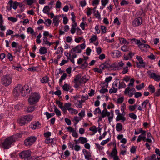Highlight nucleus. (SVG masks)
<instances>
[{
	"label": "nucleus",
	"instance_id": "nucleus-1",
	"mask_svg": "<svg viewBox=\"0 0 160 160\" xmlns=\"http://www.w3.org/2000/svg\"><path fill=\"white\" fill-rule=\"evenodd\" d=\"M40 98V95L38 92H35L31 93L28 99V102L30 105L36 104Z\"/></svg>",
	"mask_w": 160,
	"mask_h": 160
},
{
	"label": "nucleus",
	"instance_id": "nucleus-2",
	"mask_svg": "<svg viewBox=\"0 0 160 160\" xmlns=\"http://www.w3.org/2000/svg\"><path fill=\"white\" fill-rule=\"evenodd\" d=\"M15 142V139L12 137H9L6 138L2 142L3 148L4 149H8Z\"/></svg>",
	"mask_w": 160,
	"mask_h": 160
},
{
	"label": "nucleus",
	"instance_id": "nucleus-3",
	"mask_svg": "<svg viewBox=\"0 0 160 160\" xmlns=\"http://www.w3.org/2000/svg\"><path fill=\"white\" fill-rule=\"evenodd\" d=\"M31 153L30 150H24L19 153V156L24 160H32V158L31 157Z\"/></svg>",
	"mask_w": 160,
	"mask_h": 160
},
{
	"label": "nucleus",
	"instance_id": "nucleus-4",
	"mask_svg": "<svg viewBox=\"0 0 160 160\" xmlns=\"http://www.w3.org/2000/svg\"><path fill=\"white\" fill-rule=\"evenodd\" d=\"M23 87L20 84H18L16 86L13 90V94L15 96H18L20 93L21 95L24 97L26 96V94H23Z\"/></svg>",
	"mask_w": 160,
	"mask_h": 160
},
{
	"label": "nucleus",
	"instance_id": "nucleus-5",
	"mask_svg": "<svg viewBox=\"0 0 160 160\" xmlns=\"http://www.w3.org/2000/svg\"><path fill=\"white\" fill-rule=\"evenodd\" d=\"M12 79V76L10 75H4L2 78V83L5 86H8L11 83Z\"/></svg>",
	"mask_w": 160,
	"mask_h": 160
},
{
	"label": "nucleus",
	"instance_id": "nucleus-6",
	"mask_svg": "<svg viewBox=\"0 0 160 160\" xmlns=\"http://www.w3.org/2000/svg\"><path fill=\"white\" fill-rule=\"evenodd\" d=\"M37 138L34 136L29 137L26 139L24 141L25 145L30 147L36 141Z\"/></svg>",
	"mask_w": 160,
	"mask_h": 160
},
{
	"label": "nucleus",
	"instance_id": "nucleus-7",
	"mask_svg": "<svg viewBox=\"0 0 160 160\" xmlns=\"http://www.w3.org/2000/svg\"><path fill=\"white\" fill-rule=\"evenodd\" d=\"M147 73L150 78L153 79L155 81L157 82L160 81V75L156 74L152 70L148 71Z\"/></svg>",
	"mask_w": 160,
	"mask_h": 160
},
{
	"label": "nucleus",
	"instance_id": "nucleus-8",
	"mask_svg": "<svg viewBox=\"0 0 160 160\" xmlns=\"http://www.w3.org/2000/svg\"><path fill=\"white\" fill-rule=\"evenodd\" d=\"M136 59L139 61V62H136L137 66L138 68H140L142 67L143 68L145 67V62L143 61L142 58L141 56H136Z\"/></svg>",
	"mask_w": 160,
	"mask_h": 160
},
{
	"label": "nucleus",
	"instance_id": "nucleus-9",
	"mask_svg": "<svg viewBox=\"0 0 160 160\" xmlns=\"http://www.w3.org/2000/svg\"><path fill=\"white\" fill-rule=\"evenodd\" d=\"M142 22V18L139 17L135 19L132 22V25L133 27H138L141 25Z\"/></svg>",
	"mask_w": 160,
	"mask_h": 160
},
{
	"label": "nucleus",
	"instance_id": "nucleus-10",
	"mask_svg": "<svg viewBox=\"0 0 160 160\" xmlns=\"http://www.w3.org/2000/svg\"><path fill=\"white\" fill-rule=\"evenodd\" d=\"M125 113L123 112L122 113L119 115L117 116L116 118V121H118L121 120L122 122H124L126 120V118L124 117Z\"/></svg>",
	"mask_w": 160,
	"mask_h": 160
},
{
	"label": "nucleus",
	"instance_id": "nucleus-11",
	"mask_svg": "<svg viewBox=\"0 0 160 160\" xmlns=\"http://www.w3.org/2000/svg\"><path fill=\"white\" fill-rule=\"evenodd\" d=\"M60 18V16L59 15H56L54 17L53 19V24L55 26L57 27L58 26L60 22L59 19Z\"/></svg>",
	"mask_w": 160,
	"mask_h": 160
},
{
	"label": "nucleus",
	"instance_id": "nucleus-12",
	"mask_svg": "<svg viewBox=\"0 0 160 160\" xmlns=\"http://www.w3.org/2000/svg\"><path fill=\"white\" fill-rule=\"evenodd\" d=\"M82 152L84 155L85 159L88 160H90V157H91V153L84 149L83 150Z\"/></svg>",
	"mask_w": 160,
	"mask_h": 160
},
{
	"label": "nucleus",
	"instance_id": "nucleus-13",
	"mask_svg": "<svg viewBox=\"0 0 160 160\" xmlns=\"http://www.w3.org/2000/svg\"><path fill=\"white\" fill-rule=\"evenodd\" d=\"M106 116L108 117V119L109 122H110L112 120L114 117V113L113 110H111L110 112L107 111Z\"/></svg>",
	"mask_w": 160,
	"mask_h": 160
},
{
	"label": "nucleus",
	"instance_id": "nucleus-14",
	"mask_svg": "<svg viewBox=\"0 0 160 160\" xmlns=\"http://www.w3.org/2000/svg\"><path fill=\"white\" fill-rule=\"evenodd\" d=\"M81 50L80 49V46L79 45L77 46L71 50V52L72 53H81Z\"/></svg>",
	"mask_w": 160,
	"mask_h": 160
},
{
	"label": "nucleus",
	"instance_id": "nucleus-15",
	"mask_svg": "<svg viewBox=\"0 0 160 160\" xmlns=\"http://www.w3.org/2000/svg\"><path fill=\"white\" fill-rule=\"evenodd\" d=\"M8 4L11 5L14 9L16 10L19 5V3L16 1L13 2L12 0H10Z\"/></svg>",
	"mask_w": 160,
	"mask_h": 160
},
{
	"label": "nucleus",
	"instance_id": "nucleus-16",
	"mask_svg": "<svg viewBox=\"0 0 160 160\" xmlns=\"http://www.w3.org/2000/svg\"><path fill=\"white\" fill-rule=\"evenodd\" d=\"M71 104L70 103H67L64 104V105L63 106L64 110V111H62L64 113L66 114L67 113V110H68V111L71 108Z\"/></svg>",
	"mask_w": 160,
	"mask_h": 160
},
{
	"label": "nucleus",
	"instance_id": "nucleus-17",
	"mask_svg": "<svg viewBox=\"0 0 160 160\" xmlns=\"http://www.w3.org/2000/svg\"><path fill=\"white\" fill-rule=\"evenodd\" d=\"M70 151L67 150L64 152H62L61 155L62 159H65L70 155Z\"/></svg>",
	"mask_w": 160,
	"mask_h": 160
},
{
	"label": "nucleus",
	"instance_id": "nucleus-18",
	"mask_svg": "<svg viewBox=\"0 0 160 160\" xmlns=\"http://www.w3.org/2000/svg\"><path fill=\"white\" fill-rule=\"evenodd\" d=\"M24 91V93L23 94H29L31 91V89L29 88V86L27 85H25L23 86V92Z\"/></svg>",
	"mask_w": 160,
	"mask_h": 160
},
{
	"label": "nucleus",
	"instance_id": "nucleus-19",
	"mask_svg": "<svg viewBox=\"0 0 160 160\" xmlns=\"http://www.w3.org/2000/svg\"><path fill=\"white\" fill-rule=\"evenodd\" d=\"M18 122L20 126L24 125L27 123L23 116L21 117L18 120Z\"/></svg>",
	"mask_w": 160,
	"mask_h": 160
},
{
	"label": "nucleus",
	"instance_id": "nucleus-20",
	"mask_svg": "<svg viewBox=\"0 0 160 160\" xmlns=\"http://www.w3.org/2000/svg\"><path fill=\"white\" fill-rule=\"evenodd\" d=\"M111 65L108 62H106L102 64L100 66V68L103 70L110 67Z\"/></svg>",
	"mask_w": 160,
	"mask_h": 160
},
{
	"label": "nucleus",
	"instance_id": "nucleus-21",
	"mask_svg": "<svg viewBox=\"0 0 160 160\" xmlns=\"http://www.w3.org/2000/svg\"><path fill=\"white\" fill-rule=\"evenodd\" d=\"M110 156L111 157H113V159L114 158L118 157L117 156V151L116 148V145L115 148L113 149L111 153L110 154Z\"/></svg>",
	"mask_w": 160,
	"mask_h": 160
},
{
	"label": "nucleus",
	"instance_id": "nucleus-22",
	"mask_svg": "<svg viewBox=\"0 0 160 160\" xmlns=\"http://www.w3.org/2000/svg\"><path fill=\"white\" fill-rule=\"evenodd\" d=\"M131 43L135 44L138 45L139 47V45L141 44V42L140 40L137 39L135 38L130 39Z\"/></svg>",
	"mask_w": 160,
	"mask_h": 160
},
{
	"label": "nucleus",
	"instance_id": "nucleus-23",
	"mask_svg": "<svg viewBox=\"0 0 160 160\" xmlns=\"http://www.w3.org/2000/svg\"><path fill=\"white\" fill-rule=\"evenodd\" d=\"M40 123L38 122L32 124L31 125V128L33 129L39 128H40Z\"/></svg>",
	"mask_w": 160,
	"mask_h": 160
},
{
	"label": "nucleus",
	"instance_id": "nucleus-24",
	"mask_svg": "<svg viewBox=\"0 0 160 160\" xmlns=\"http://www.w3.org/2000/svg\"><path fill=\"white\" fill-rule=\"evenodd\" d=\"M39 51L40 54L43 55L47 53V50L46 48L42 47L40 48Z\"/></svg>",
	"mask_w": 160,
	"mask_h": 160
},
{
	"label": "nucleus",
	"instance_id": "nucleus-25",
	"mask_svg": "<svg viewBox=\"0 0 160 160\" xmlns=\"http://www.w3.org/2000/svg\"><path fill=\"white\" fill-rule=\"evenodd\" d=\"M78 141L80 143L83 144L85 143L88 140L86 138L81 137L79 138Z\"/></svg>",
	"mask_w": 160,
	"mask_h": 160
},
{
	"label": "nucleus",
	"instance_id": "nucleus-26",
	"mask_svg": "<svg viewBox=\"0 0 160 160\" xmlns=\"http://www.w3.org/2000/svg\"><path fill=\"white\" fill-rule=\"evenodd\" d=\"M27 123L31 121L32 118L33 116L31 115H28L23 116Z\"/></svg>",
	"mask_w": 160,
	"mask_h": 160
},
{
	"label": "nucleus",
	"instance_id": "nucleus-27",
	"mask_svg": "<svg viewBox=\"0 0 160 160\" xmlns=\"http://www.w3.org/2000/svg\"><path fill=\"white\" fill-rule=\"evenodd\" d=\"M119 85L118 88V89H121L122 88H125L126 87V85L124 82L122 81V82L119 81L118 82Z\"/></svg>",
	"mask_w": 160,
	"mask_h": 160
},
{
	"label": "nucleus",
	"instance_id": "nucleus-28",
	"mask_svg": "<svg viewBox=\"0 0 160 160\" xmlns=\"http://www.w3.org/2000/svg\"><path fill=\"white\" fill-rule=\"evenodd\" d=\"M12 68L19 72H21L23 69L22 67L20 65H18L17 66L13 65L12 66Z\"/></svg>",
	"mask_w": 160,
	"mask_h": 160
},
{
	"label": "nucleus",
	"instance_id": "nucleus-29",
	"mask_svg": "<svg viewBox=\"0 0 160 160\" xmlns=\"http://www.w3.org/2000/svg\"><path fill=\"white\" fill-rule=\"evenodd\" d=\"M121 50L124 52H126L129 51V46L124 45L121 47Z\"/></svg>",
	"mask_w": 160,
	"mask_h": 160
},
{
	"label": "nucleus",
	"instance_id": "nucleus-30",
	"mask_svg": "<svg viewBox=\"0 0 160 160\" xmlns=\"http://www.w3.org/2000/svg\"><path fill=\"white\" fill-rule=\"evenodd\" d=\"M76 142L74 143V147L73 149H74L76 151L78 152L81 149V147L80 146L77 144V142L76 140Z\"/></svg>",
	"mask_w": 160,
	"mask_h": 160
},
{
	"label": "nucleus",
	"instance_id": "nucleus-31",
	"mask_svg": "<svg viewBox=\"0 0 160 160\" xmlns=\"http://www.w3.org/2000/svg\"><path fill=\"white\" fill-rule=\"evenodd\" d=\"M122 128V126L121 123H118L116 126V129L117 131L119 132L121 131Z\"/></svg>",
	"mask_w": 160,
	"mask_h": 160
},
{
	"label": "nucleus",
	"instance_id": "nucleus-32",
	"mask_svg": "<svg viewBox=\"0 0 160 160\" xmlns=\"http://www.w3.org/2000/svg\"><path fill=\"white\" fill-rule=\"evenodd\" d=\"M56 104L58 105V107L62 111H64V108H63V103L62 102L59 101L57 100L56 102Z\"/></svg>",
	"mask_w": 160,
	"mask_h": 160
},
{
	"label": "nucleus",
	"instance_id": "nucleus-33",
	"mask_svg": "<svg viewBox=\"0 0 160 160\" xmlns=\"http://www.w3.org/2000/svg\"><path fill=\"white\" fill-rule=\"evenodd\" d=\"M112 54H114L117 57H120L121 55V52L118 50H115L113 52H112Z\"/></svg>",
	"mask_w": 160,
	"mask_h": 160
},
{
	"label": "nucleus",
	"instance_id": "nucleus-34",
	"mask_svg": "<svg viewBox=\"0 0 160 160\" xmlns=\"http://www.w3.org/2000/svg\"><path fill=\"white\" fill-rule=\"evenodd\" d=\"M148 89L150 92L151 93H153L155 92V89L154 87L152 84L150 85L148 87Z\"/></svg>",
	"mask_w": 160,
	"mask_h": 160
},
{
	"label": "nucleus",
	"instance_id": "nucleus-35",
	"mask_svg": "<svg viewBox=\"0 0 160 160\" xmlns=\"http://www.w3.org/2000/svg\"><path fill=\"white\" fill-rule=\"evenodd\" d=\"M93 13L96 18H98L99 20L101 19L100 14L98 10L96 12H94Z\"/></svg>",
	"mask_w": 160,
	"mask_h": 160
},
{
	"label": "nucleus",
	"instance_id": "nucleus-36",
	"mask_svg": "<svg viewBox=\"0 0 160 160\" xmlns=\"http://www.w3.org/2000/svg\"><path fill=\"white\" fill-rule=\"evenodd\" d=\"M83 63L80 67V68L84 69L88 66V63L86 60H85Z\"/></svg>",
	"mask_w": 160,
	"mask_h": 160
},
{
	"label": "nucleus",
	"instance_id": "nucleus-37",
	"mask_svg": "<svg viewBox=\"0 0 160 160\" xmlns=\"http://www.w3.org/2000/svg\"><path fill=\"white\" fill-rule=\"evenodd\" d=\"M49 80V78L47 76H44L43 77L41 80V82L42 83H47Z\"/></svg>",
	"mask_w": 160,
	"mask_h": 160
},
{
	"label": "nucleus",
	"instance_id": "nucleus-38",
	"mask_svg": "<svg viewBox=\"0 0 160 160\" xmlns=\"http://www.w3.org/2000/svg\"><path fill=\"white\" fill-rule=\"evenodd\" d=\"M68 111L72 115L76 114L78 113V111L77 110L71 107L70 108Z\"/></svg>",
	"mask_w": 160,
	"mask_h": 160
},
{
	"label": "nucleus",
	"instance_id": "nucleus-39",
	"mask_svg": "<svg viewBox=\"0 0 160 160\" xmlns=\"http://www.w3.org/2000/svg\"><path fill=\"white\" fill-rule=\"evenodd\" d=\"M50 10V9L49 7L48 6H46L43 8V12L44 13L47 14L49 12Z\"/></svg>",
	"mask_w": 160,
	"mask_h": 160
},
{
	"label": "nucleus",
	"instance_id": "nucleus-40",
	"mask_svg": "<svg viewBox=\"0 0 160 160\" xmlns=\"http://www.w3.org/2000/svg\"><path fill=\"white\" fill-rule=\"evenodd\" d=\"M98 39L97 36L96 35H92L89 39L90 43H92Z\"/></svg>",
	"mask_w": 160,
	"mask_h": 160
},
{
	"label": "nucleus",
	"instance_id": "nucleus-41",
	"mask_svg": "<svg viewBox=\"0 0 160 160\" xmlns=\"http://www.w3.org/2000/svg\"><path fill=\"white\" fill-rule=\"evenodd\" d=\"M27 32L32 34V36L35 35L34 30L31 28L29 27L27 29Z\"/></svg>",
	"mask_w": 160,
	"mask_h": 160
},
{
	"label": "nucleus",
	"instance_id": "nucleus-42",
	"mask_svg": "<svg viewBox=\"0 0 160 160\" xmlns=\"http://www.w3.org/2000/svg\"><path fill=\"white\" fill-rule=\"evenodd\" d=\"M81 78V76L78 75H77L75 78L74 79V83H81V82H80V79Z\"/></svg>",
	"mask_w": 160,
	"mask_h": 160
},
{
	"label": "nucleus",
	"instance_id": "nucleus-43",
	"mask_svg": "<svg viewBox=\"0 0 160 160\" xmlns=\"http://www.w3.org/2000/svg\"><path fill=\"white\" fill-rule=\"evenodd\" d=\"M52 20L49 19H47L45 20L44 23L47 26H50L52 23Z\"/></svg>",
	"mask_w": 160,
	"mask_h": 160
},
{
	"label": "nucleus",
	"instance_id": "nucleus-44",
	"mask_svg": "<svg viewBox=\"0 0 160 160\" xmlns=\"http://www.w3.org/2000/svg\"><path fill=\"white\" fill-rule=\"evenodd\" d=\"M35 109V107L34 106H29L27 108V111L28 112H31L33 111Z\"/></svg>",
	"mask_w": 160,
	"mask_h": 160
},
{
	"label": "nucleus",
	"instance_id": "nucleus-45",
	"mask_svg": "<svg viewBox=\"0 0 160 160\" xmlns=\"http://www.w3.org/2000/svg\"><path fill=\"white\" fill-rule=\"evenodd\" d=\"M100 28L102 34L106 33L107 32V29L105 26L103 25H101L100 27Z\"/></svg>",
	"mask_w": 160,
	"mask_h": 160
},
{
	"label": "nucleus",
	"instance_id": "nucleus-46",
	"mask_svg": "<svg viewBox=\"0 0 160 160\" xmlns=\"http://www.w3.org/2000/svg\"><path fill=\"white\" fill-rule=\"evenodd\" d=\"M149 100L148 99H146V100L144 101L141 104L142 107L143 108H145L146 107V105L149 103Z\"/></svg>",
	"mask_w": 160,
	"mask_h": 160
},
{
	"label": "nucleus",
	"instance_id": "nucleus-47",
	"mask_svg": "<svg viewBox=\"0 0 160 160\" xmlns=\"http://www.w3.org/2000/svg\"><path fill=\"white\" fill-rule=\"evenodd\" d=\"M107 112V110L106 108H104L101 112V114L102 117L104 118L106 116V114Z\"/></svg>",
	"mask_w": 160,
	"mask_h": 160
},
{
	"label": "nucleus",
	"instance_id": "nucleus-48",
	"mask_svg": "<svg viewBox=\"0 0 160 160\" xmlns=\"http://www.w3.org/2000/svg\"><path fill=\"white\" fill-rule=\"evenodd\" d=\"M118 91V88H114V87L112 86V88L109 90V92L110 94L112 93H116Z\"/></svg>",
	"mask_w": 160,
	"mask_h": 160
},
{
	"label": "nucleus",
	"instance_id": "nucleus-49",
	"mask_svg": "<svg viewBox=\"0 0 160 160\" xmlns=\"http://www.w3.org/2000/svg\"><path fill=\"white\" fill-rule=\"evenodd\" d=\"M89 130L93 132L95 134L97 131V128L95 126H93L89 128Z\"/></svg>",
	"mask_w": 160,
	"mask_h": 160
},
{
	"label": "nucleus",
	"instance_id": "nucleus-50",
	"mask_svg": "<svg viewBox=\"0 0 160 160\" xmlns=\"http://www.w3.org/2000/svg\"><path fill=\"white\" fill-rule=\"evenodd\" d=\"M54 112H55L56 115L58 117L60 116L61 115L60 111L56 107H55L54 108Z\"/></svg>",
	"mask_w": 160,
	"mask_h": 160
},
{
	"label": "nucleus",
	"instance_id": "nucleus-51",
	"mask_svg": "<svg viewBox=\"0 0 160 160\" xmlns=\"http://www.w3.org/2000/svg\"><path fill=\"white\" fill-rule=\"evenodd\" d=\"M80 82L81 83H85L88 80V79H86V77L85 75L82 76L81 78H80Z\"/></svg>",
	"mask_w": 160,
	"mask_h": 160
},
{
	"label": "nucleus",
	"instance_id": "nucleus-52",
	"mask_svg": "<svg viewBox=\"0 0 160 160\" xmlns=\"http://www.w3.org/2000/svg\"><path fill=\"white\" fill-rule=\"evenodd\" d=\"M42 37V35L41 33H40L39 35L37 36V39L36 40V42L38 44H40L41 42V41L40 39Z\"/></svg>",
	"mask_w": 160,
	"mask_h": 160
},
{
	"label": "nucleus",
	"instance_id": "nucleus-53",
	"mask_svg": "<svg viewBox=\"0 0 160 160\" xmlns=\"http://www.w3.org/2000/svg\"><path fill=\"white\" fill-rule=\"evenodd\" d=\"M62 88L64 90L68 91L69 89V86L66 84H64Z\"/></svg>",
	"mask_w": 160,
	"mask_h": 160
},
{
	"label": "nucleus",
	"instance_id": "nucleus-54",
	"mask_svg": "<svg viewBox=\"0 0 160 160\" xmlns=\"http://www.w3.org/2000/svg\"><path fill=\"white\" fill-rule=\"evenodd\" d=\"M8 20L12 22H15L18 20L17 18H13L12 17H8Z\"/></svg>",
	"mask_w": 160,
	"mask_h": 160
},
{
	"label": "nucleus",
	"instance_id": "nucleus-55",
	"mask_svg": "<svg viewBox=\"0 0 160 160\" xmlns=\"http://www.w3.org/2000/svg\"><path fill=\"white\" fill-rule=\"evenodd\" d=\"M108 85V83L105 82L101 83V87L103 88H107Z\"/></svg>",
	"mask_w": 160,
	"mask_h": 160
},
{
	"label": "nucleus",
	"instance_id": "nucleus-56",
	"mask_svg": "<svg viewBox=\"0 0 160 160\" xmlns=\"http://www.w3.org/2000/svg\"><path fill=\"white\" fill-rule=\"evenodd\" d=\"M129 4V2L125 0H122L120 2V5L121 6L127 5Z\"/></svg>",
	"mask_w": 160,
	"mask_h": 160
},
{
	"label": "nucleus",
	"instance_id": "nucleus-57",
	"mask_svg": "<svg viewBox=\"0 0 160 160\" xmlns=\"http://www.w3.org/2000/svg\"><path fill=\"white\" fill-rule=\"evenodd\" d=\"M120 42H121L122 43L124 44L128 45L129 44V42L127 41L125 39L123 38H121Z\"/></svg>",
	"mask_w": 160,
	"mask_h": 160
},
{
	"label": "nucleus",
	"instance_id": "nucleus-58",
	"mask_svg": "<svg viewBox=\"0 0 160 160\" xmlns=\"http://www.w3.org/2000/svg\"><path fill=\"white\" fill-rule=\"evenodd\" d=\"M143 131H144L142 130V129L141 128H140L139 129H138L137 130H135L134 133L136 135H138L141 133H142L143 132Z\"/></svg>",
	"mask_w": 160,
	"mask_h": 160
},
{
	"label": "nucleus",
	"instance_id": "nucleus-59",
	"mask_svg": "<svg viewBox=\"0 0 160 160\" xmlns=\"http://www.w3.org/2000/svg\"><path fill=\"white\" fill-rule=\"evenodd\" d=\"M109 0H101V2L102 5L105 7L106 5L108 3Z\"/></svg>",
	"mask_w": 160,
	"mask_h": 160
},
{
	"label": "nucleus",
	"instance_id": "nucleus-60",
	"mask_svg": "<svg viewBox=\"0 0 160 160\" xmlns=\"http://www.w3.org/2000/svg\"><path fill=\"white\" fill-rule=\"evenodd\" d=\"M67 76V74L66 73H64L61 76L60 79L59 80V82H62V81L64 80Z\"/></svg>",
	"mask_w": 160,
	"mask_h": 160
},
{
	"label": "nucleus",
	"instance_id": "nucleus-61",
	"mask_svg": "<svg viewBox=\"0 0 160 160\" xmlns=\"http://www.w3.org/2000/svg\"><path fill=\"white\" fill-rule=\"evenodd\" d=\"M129 116L131 118L134 120H135L137 119L136 115L133 113L129 114Z\"/></svg>",
	"mask_w": 160,
	"mask_h": 160
},
{
	"label": "nucleus",
	"instance_id": "nucleus-62",
	"mask_svg": "<svg viewBox=\"0 0 160 160\" xmlns=\"http://www.w3.org/2000/svg\"><path fill=\"white\" fill-rule=\"evenodd\" d=\"M134 81L135 80L133 78L131 79L130 80V82L128 85V87H130V86H133Z\"/></svg>",
	"mask_w": 160,
	"mask_h": 160
},
{
	"label": "nucleus",
	"instance_id": "nucleus-63",
	"mask_svg": "<svg viewBox=\"0 0 160 160\" xmlns=\"http://www.w3.org/2000/svg\"><path fill=\"white\" fill-rule=\"evenodd\" d=\"M128 72V67L126 66L123 68V71L122 72V73L123 74H126Z\"/></svg>",
	"mask_w": 160,
	"mask_h": 160
},
{
	"label": "nucleus",
	"instance_id": "nucleus-64",
	"mask_svg": "<svg viewBox=\"0 0 160 160\" xmlns=\"http://www.w3.org/2000/svg\"><path fill=\"white\" fill-rule=\"evenodd\" d=\"M94 114H97V113H101V111L99 108H96L94 111Z\"/></svg>",
	"mask_w": 160,
	"mask_h": 160
}]
</instances>
